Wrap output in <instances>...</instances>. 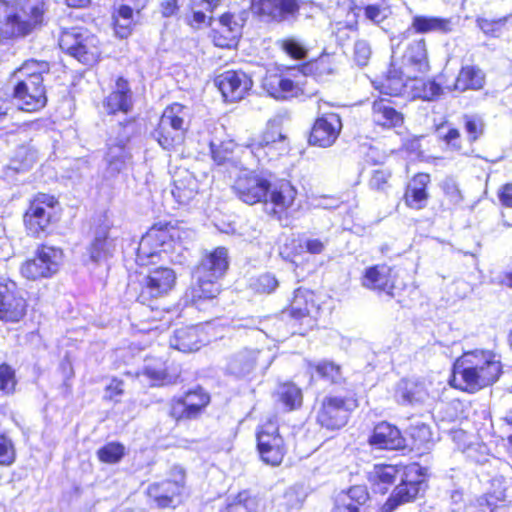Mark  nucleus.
Segmentation results:
<instances>
[{"label": "nucleus", "mask_w": 512, "mask_h": 512, "mask_svg": "<svg viewBox=\"0 0 512 512\" xmlns=\"http://www.w3.org/2000/svg\"><path fill=\"white\" fill-rule=\"evenodd\" d=\"M133 106L132 92L128 81L119 77L114 90L105 98L104 107L109 114L128 113Z\"/></svg>", "instance_id": "obj_24"}, {"label": "nucleus", "mask_w": 512, "mask_h": 512, "mask_svg": "<svg viewBox=\"0 0 512 512\" xmlns=\"http://www.w3.org/2000/svg\"><path fill=\"white\" fill-rule=\"evenodd\" d=\"M277 430L273 423H267L257 433L260 456L265 463L272 466L279 465L285 454L284 442Z\"/></svg>", "instance_id": "obj_15"}, {"label": "nucleus", "mask_w": 512, "mask_h": 512, "mask_svg": "<svg viewBox=\"0 0 512 512\" xmlns=\"http://www.w3.org/2000/svg\"><path fill=\"white\" fill-rule=\"evenodd\" d=\"M422 77L423 76H418L417 78L408 79L411 81L408 97L428 101L438 99L443 93L441 86L435 81H425Z\"/></svg>", "instance_id": "obj_36"}, {"label": "nucleus", "mask_w": 512, "mask_h": 512, "mask_svg": "<svg viewBox=\"0 0 512 512\" xmlns=\"http://www.w3.org/2000/svg\"><path fill=\"white\" fill-rule=\"evenodd\" d=\"M396 277L393 269L386 264H378L365 269L361 277V285L371 291L389 298L394 297Z\"/></svg>", "instance_id": "obj_17"}, {"label": "nucleus", "mask_w": 512, "mask_h": 512, "mask_svg": "<svg viewBox=\"0 0 512 512\" xmlns=\"http://www.w3.org/2000/svg\"><path fill=\"white\" fill-rule=\"evenodd\" d=\"M410 83L411 81L405 78L401 73V68L397 70L394 67H391L387 72V75L381 81L377 82L375 87L384 95H406L408 97Z\"/></svg>", "instance_id": "obj_30"}, {"label": "nucleus", "mask_w": 512, "mask_h": 512, "mask_svg": "<svg viewBox=\"0 0 512 512\" xmlns=\"http://www.w3.org/2000/svg\"><path fill=\"white\" fill-rule=\"evenodd\" d=\"M226 12V49L236 48L242 35V28L247 20V5L241 9L235 8L232 3Z\"/></svg>", "instance_id": "obj_27"}, {"label": "nucleus", "mask_w": 512, "mask_h": 512, "mask_svg": "<svg viewBox=\"0 0 512 512\" xmlns=\"http://www.w3.org/2000/svg\"><path fill=\"white\" fill-rule=\"evenodd\" d=\"M309 367L313 368L319 377L331 383H339L342 379L340 366L332 361L322 360L310 363Z\"/></svg>", "instance_id": "obj_47"}, {"label": "nucleus", "mask_w": 512, "mask_h": 512, "mask_svg": "<svg viewBox=\"0 0 512 512\" xmlns=\"http://www.w3.org/2000/svg\"><path fill=\"white\" fill-rule=\"evenodd\" d=\"M502 373L500 357L490 350L463 353L454 363L451 384L467 392H476L496 382Z\"/></svg>", "instance_id": "obj_1"}, {"label": "nucleus", "mask_w": 512, "mask_h": 512, "mask_svg": "<svg viewBox=\"0 0 512 512\" xmlns=\"http://www.w3.org/2000/svg\"><path fill=\"white\" fill-rule=\"evenodd\" d=\"M186 117V108L179 103L164 110L155 131V137L164 149L171 150L182 145L188 130Z\"/></svg>", "instance_id": "obj_7"}, {"label": "nucleus", "mask_w": 512, "mask_h": 512, "mask_svg": "<svg viewBox=\"0 0 512 512\" xmlns=\"http://www.w3.org/2000/svg\"><path fill=\"white\" fill-rule=\"evenodd\" d=\"M124 446L119 443H108L105 446L101 447L97 451V455L100 461L104 463H117L124 456Z\"/></svg>", "instance_id": "obj_52"}, {"label": "nucleus", "mask_w": 512, "mask_h": 512, "mask_svg": "<svg viewBox=\"0 0 512 512\" xmlns=\"http://www.w3.org/2000/svg\"><path fill=\"white\" fill-rule=\"evenodd\" d=\"M167 238L166 230L152 227L139 242L136 262L139 265H147L150 258H154L159 254Z\"/></svg>", "instance_id": "obj_23"}, {"label": "nucleus", "mask_w": 512, "mask_h": 512, "mask_svg": "<svg viewBox=\"0 0 512 512\" xmlns=\"http://www.w3.org/2000/svg\"><path fill=\"white\" fill-rule=\"evenodd\" d=\"M401 73L405 78L424 76L430 70L426 43L423 39L411 43L402 57Z\"/></svg>", "instance_id": "obj_18"}, {"label": "nucleus", "mask_w": 512, "mask_h": 512, "mask_svg": "<svg viewBox=\"0 0 512 512\" xmlns=\"http://www.w3.org/2000/svg\"><path fill=\"white\" fill-rule=\"evenodd\" d=\"M506 22V18H501L498 20H488L484 18L477 19V25L478 27L487 35L496 36L499 31L500 27L504 25Z\"/></svg>", "instance_id": "obj_62"}, {"label": "nucleus", "mask_w": 512, "mask_h": 512, "mask_svg": "<svg viewBox=\"0 0 512 512\" xmlns=\"http://www.w3.org/2000/svg\"><path fill=\"white\" fill-rule=\"evenodd\" d=\"M251 78L243 71H226V103L242 100L252 87Z\"/></svg>", "instance_id": "obj_31"}, {"label": "nucleus", "mask_w": 512, "mask_h": 512, "mask_svg": "<svg viewBox=\"0 0 512 512\" xmlns=\"http://www.w3.org/2000/svg\"><path fill=\"white\" fill-rule=\"evenodd\" d=\"M232 497V501L227 503L228 512H260L262 500L252 495L250 491L243 490Z\"/></svg>", "instance_id": "obj_40"}, {"label": "nucleus", "mask_w": 512, "mask_h": 512, "mask_svg": "<svg viewBox=\"0 0 512 512\" xmlns=\"http://www.w3.org/2000/svg\"><path fill=\"white\" fill-rule=\"evenodd\" d=\"M53 196L48 194H38L31 202L29 210L25 214V223L33 234H39L46 230L50 223V210L56 204Z\"/></svg>", "instance_id": "obj_19"}, {"label": "nucleus", "mask_w": 512, "mask_h": 512, "mask_svg": "<svg viewBox=\"0 0 512 512\" xmlns=\"http://www.w3.org/2000/svg\"><path fill=\"white\" fill-rule=\"evenodd\" d=\"M485 84V74L483 71L473 65H467L461 68L452 87L447 86L449 91L464 92L466 90H479Z\"/></svg>", "instance_id": "obj_32"}, {"label": "nucleus", "mask_w": 512, "mask_h": 512, "mask_svg": "<svg viewBox=\"0 0 512 512\" xmlns=\"http://www.w3.org/2000/svg\"><path fill=\"white\" fill-rule=\"evenodd\" d=\"M16 451L11 438L0 433V465L10 466L15 462Z\"/></svg>", "instance_id": "obj_53"}, {"label": "nucleus", "mask_w": 512, "mask_h": 512, "mask_svg": "<svg viewBox=\"0 0 512 512\" xmlns=\"http://www.w3.org/2000/svg\"><path fill=\"white\" fill-rule=\"evenodd\" d=\"M176 283L175 272L167 267L155 268L144 276L141 281V291L138 300L146 304L151 299H156L167 295Z\"/></svg>", "instance_id": "obj_13"}, {"label": "nucleus", "mask_w": 512, "mask_h": 512, "mask_svg": "<svg viewBox=\"0 0 512 512\" xmlns=\"http://www.w3.org/2000/svg\"><path fill=\"white\" fill-rule=\"evenodd\" d=\"M277 286V279L269 273L259 276L253 283L254 289L261 293H271Z\"/></svg>", "instance_id": "obj_58"}, {"label": "nucleus", "mask_w": 512, "mask_h": 512, "mask_svg": "<svg viewBox=\"0 0 512 512\" xmlns=\"http://www.w3.org/2000/svg\"><path fill=\"white\" fill-rule=\"evenodd\" d=\"M249 8L262 22L281 23L295 20L300 7L297 0H250Z\"/></svg>", "instance_id": "obj_10"}, {"label": "nucleus", "mask_w": 512, "mask_h": 512, "mask_svg": "<svg viewBox=\"0 0 512 512\" xmlns=\"http://www.w3.org/2000/svg\"><path fill=\"white\" fill-rule=\"evenodd\" d=\"M59 46L85 65L95 64L101 55L98 37L84 27L64 29L59 37Z\"/></svg>", "instance_id": "obj_5"}, {"label": "nucleus", "mask_w": 512, "mask_h": 512, "mask_svg": "<svg viewBox=\"0 0 512 512\" xmlns=\"http://www.w3.org/2000/svg\"><path fill=\"white\" fill-rule=\"evenodd\" d=\"M49 70L48 62L29 60L14 72L13 97L21 110L35 111L46 105L43 75L48 74Z\"/></svg>", "instance_id": "obj_2"}, {"label": "nucleus", "mask_w": 512, "mask_h": 512, "mask_svg": "<svg viewBox=\"0 0 512 512\" xmlns=\"http://www.w3.org/2000/svg\"><path fill=\"white\" fill-rule=\"evenodd\" d=\"M258 351H243L229 362V371L238 377L249 374L257 359Z\"/></svg>", "instance_id": "obj_43"}, {"label": "nucleus", "mask_w": 512, "mask_h": 512, "mask_svg": "<svg viewBox=\"0 0 512 512\" xmlns=\"http://www.w3.org/2000/svg\"><path fill=\"white\" fill-rule=\"evenodd\" d=\"M279 47L291 58L303 60L307 56V47L304 42L296 37H286L278 42Z\"/></svg>", "instance_id": "obj_49"}, {"label": "nucleus", "mask_w": 512, "mask_h": 512, "mask_svg": "<svg viewBox=\"0 0 512 512\" xmlns=\"http://www.w3.org/2000/svg\"><path fill=\"white\" fill-rule=\"evenodd\" d=\"M182 485L178 481L166 480L161 483H153L148 487V495L161 508L174 505L175 499L180 495Z\"/></svg>", "instance_id": "obj_33"}, {"label": "nucleus", "mask_w": 512, "mask_h": 512, "mask_svg": "<svg viewBox=\"0 0 512 512\" xmlns=\"http://www.w3.org/2000/svg\"><path fill=\"white\" fill-rule=\"evenodd\" d=\"M400 474L398 467L393 465H375L369 472V481L376 492L385 493L387 487L393 484Z\"/></svg>", "instance_id": "obj_37"}, {"label": "nucleus", "mask_w": 512, "mask_h": 512, "mask_svg": "<svg viewBox=\"0 0 512 512\" xmlns=\"http://www.w3.org/2000/svg\"><path fill=\"white\" fill-rule=\"evenodd\" d=\"M314 307L313 293L303 289H297L291 302V315L300 319L310 314Z\"/></svg>", "instance_id": "obj_44"}, {"label": "nucleus", "mask_w": 512, "mask_h": 512, "mask_svg": "<svg viewBox=\"0 0 512 512\" xmlns=\"http://www.w3.org/2000/svg\"><path fill=\"white\" fill-rule=\"evenodd\" d=\"M16 377L15 371L6 363L0 365V391L6 395L15 391Z\"/></svg>", "instance_id": "obj_54"}, {"label": "nucleus", "mask_w": 512, "mask_h": 512, "mask_svg": "<svg viewBox=\"0 0 512 512\" xmlns=\"http://www.w3.org/2000/svg\"><path fill=\"white\" fill-rule=\"evenodd\" d=\"M429 183L430 175L427 173H418L411 179L404 196L407 206L420 210L427 205Z\"/></svg>", "instance_id": "obj_26"}, {"label": "nucleus", "mask_w": 512, "mask_h": 512, "mask_svg": "<svg viewBox=\"0 0 512 512\" xmlns=\"http://www.w3.org/2000/svg\"><path fill=\"white\" fill-rule=\"evenodd\" d=\"M503 498V493L498 496L490 493L477 497L465 496L462 490L455 489L450 493V512H491Z\"/></svg>", "instance_id": "obj_16"}, {"label": "nucleus", "mask_w": 512, "mask_h": 512, "mask_svg": "<svg viewBox=\"0 0 512 512\" xmlns=\"http://www.w3.org/2000/svg\"><path fill=\"white\" fill-rule=\"evenodd\" d=\"M278 401L286 410H294L302 404V392L292 383L279 385L277 390Z\"/></svg>", "instance_id": "obj_45"}, {"label": "nucleus", "mask_w": 512, "mask_h": 512, "mask_svg": "<svg viewBox=\"0 0 512 512\" xmlns=\"http://www.w3.org/2000/svg\"><path fill=\"white\" fill-rule=\"evenodd\" d=\"M390 178V173L386 170H375L369 180V186L373 190L377 191H385L388 187V180Z\"/></svg>", "instance_id": "obj_61"}, {"label": "nucleus", "mask_w": 512, "mask_h": 512, "mask_svg": "<svg viewBox=\"0 0 512 512\" xmlns=\"http://www.w3.org/2000/svg\"><path fill=\"white\" fill-rule=\"evenodd\" d=\"M399 470L401 482L409 486H416L418 492H420L424 483V469L418 463H411Z\"/></svg>", "instance_id": "obj_48"}, {"label": "nucleus", "mask_w": 512, "mask_h": 512, "mask_svg": "<svg viewBox=\"0 0 512 512\" xmlns=\"http://www.w3.org/2000/svg\"><path fill=\"white\" fill-rule=\"evenodd\" d=\"M116 247V238L109 234L106 227H101L96 230L94 239L92 240L88 252L90 259L98 262L111 256Z\"/></svg>", "instance_id": "obj_35"}, {"label": "nucleus", "mask_w": 512, "mask_h": 512, "mask_svg": "<svg viewBox=\"0 0 512 512\" xmlns=\"http://www.w3.org/2000/svg\"><path fill=\"white\" fill-rule=\"evenodd\" d=\"M369 443L379 449L395 450L403 447L399 429L387 422L377 424L369 438Z\"/></svg>", "instance_id": "obj_25"}, {"label": "nucleus", "mask_w": 512, "mask_h": 512, "mask_svg": "<svg viewBox=\"0 0 512 512\" xmlns=\"http://www.w3.org/2000/svg\"><path fill=\"white\" fill-rule=\"evenodd\" d=\"M171 193L179 204H188L198 193V182L192 175L186 173L174 181Z\"/></svg>", "instance_id": "obj_39"}, {"label": "nucleus", "mask_w": 512, "mask_h": 512, "mask_svg": "<svg viewBox=\"0 0 512 512\" xmlns=\"http://www.w3.org/2000/svg\"><path fill=\"white\" fill-rule=\"evenodd\" d=\"M307 68L314 74L316 78L322 80L336 72L337 63L334 56L322 55L315 61L311 62Z\"/></svg>", "instance_id": "obj_46"}, {"label": "nucleus", "mask_w": 512, "mask_h": 512, "mask_svg": "<svg viewBox=\"0 0 512 512\" xmlns=\"http://www.w3.org/2000/svg\"><path fill=\"white\" fill-rule=\"evenodd\" d=\"M142 375L150 380L152 386L172 383V378L167 373L166 364L161 359L148 361L143 367Z\"/></svg>", "instance_id": "obj_42"}, {"label": "nucleus", "mask_w": 512, "mask_h": 512, "mask_svg": "<svg viewBox=\"0 0 512 512\" xmlns=\"http://www.w3.org/2000/svg\"><path fill=\"white\" fill-rule=\"evenodd\" d=\"M355 407V400L327 396L317 413V422L328 430L340 429L347 424L350 412Z\"/></svg>", "instance_id": "obj_11"}, {"label": "nucleus", "mask_w": 512, "mask_h": 512, "mask_svg": "<svg viewBox=\"0 0 512 512\" xmlns=\"http://www.w3.org/2000/svg\"><path fill=\"white\" fill-rule=\"evenodd\" d=\"M441 187L451 203L459 204L462 201L463 197L461 191L453 178H446L442 182Z\"/></svg>", "instance_id": "obj_59"}, {"label": "nucleus", "mask_w": 512, "mask_h": 512, "mask_svg": "<svg viewBox=\"0 0 512 512\" xmlns=\"http://www.w3.org/2000/svg\"><path fill=\"white\" fill-rule=\"evenodd\" d=\"M341 129L342 122L338 114H324L314 123L310 134V143L319 147H330L337 140Z\"/></svg>", "instance_id": "obj_20"}, {"label": "nucleus", "mask_w": 512, "mask_h": 512, "mask_svg": "<svg viewBox=\"0 0 512 512\" xmlns=\"http://www.w3.org/2000/svg\"><path fill=\"white\" fill-rule=\"evenodd\" d=\"M206 341L203 329L197 325H190L175 329L169 339V345L180 352L192 353L200 350Z\"/></svg>", "instance_id": "obj_21"}, {"label": "nucleus", "mask_w": 512, "mask_h": 512, "mask_svg": "<svg viewBox=\"0 0 512 512\" xmlns=\"http://www.w3.org/2000/svg\"><path fill=\"white\" fill-rule=\"evenodd\" d=\"M183 397L184 400L189 399V401L195 404V408H193L192 411L194 418H196L201 413L202 409L205 408L210 402L209 395L202 388L189 391Z\"/></svg>", "instance_id": "obj_55"}, {"label": "nucleus", "mask_w": 512, "mask_h": 512, "mask_svg": "<svg viewBox=\"0 0 512 512\" xmlns=\"http://www.w3.org/2000/svg\"><path fill=\"white\" fill-rule=\"evenodd\" d=\"M62 251L55 247L42 246L35 258L21 266V274L28 280L47 278L55 274L62 261Z\"/></svg>", "instance_id": "obj_12"}, {"label": "nucleus", "mask_w": 512, "mask_h": 512, "mask_svg": "<svg viewBox=\"0 0 512 512\" xmlns=\"http://www.w3.org/2000/svg\"><path fill=\"white\" fill-rule=\"evenodd\" d=\"M395 398L403 405L421 404L427 400L428 391L423 382L403 379L396 386Z\"/></svg>", "instance_id": "obj_28"}, {"label": "nucleus", "mask_w": 512, "mask_h": 512, "mask_svg": "<svg viewBox=\"0 0 512 512\" xmlns=\"http://www.w3.org/2000/svg\"><path fill=\"white\" fill-rule=\"evenodd\" d=\"M272 181L262 173L240 169L232 189L247 204L264 203Z\"/></svg>", "instance_id": "obj_9"}, {"label": "nucleus", "mask_w": 512, "mask_h": 512, "mask_svg": "<svg viewBox=\"0 0 512 512\" xmlns=\"http://www.w3.org/2000/svg\"><path fill=\"white\" fill-rule=\"evenodd\" d=\"M27 302L18 291L17 284L9 279L0 281V320L17 323L26 315Z\"/></svg>", "instance_id": "obj_14"}, {"label": "nucleus", "mask_w": 512, "mask_h": 512, "mask_svg": "<svg viewBox=\"0 0 512 512\" xmlns=\"http://www.w3.org/2000/svg\"><path fill=\"white\" fill-rule=\"evenodd\" d=\"M44 4L32 6L29 13L21 11L15 1L0 0V39L25 37L43 23Z\"/></svg>", "instance_id": "obj_4"}, {"label": "nucleus", "mask_w": 512, "mask_h": 512, "mask_svg": "<svg viewBox=\"0 0 512 512\" xmlns=\"http://www.w3.org/2000/svg\"><path fill=\"white\" fill-rule=\"evenodd\" d=\"M389 13V9L382 5H367L364 9L366 19L374 24H379L384 21Z\"/></svg>", "instance_id": "obj_56"}, {"label": "nucleus", "mask_w": 512, "mask_h": 512, "mask_svg": "<svg viewBox=\"0 0 512 512\" xmlns=\"http://www.w3.org/2000/svg\"><path fill=\"white\" fill-rule=\"evenodd\" d=\"M114 18V27L115 32L120 38H126L128 35H130L132 31V26L134 21L128 20V19H122L117 16H113Z\"/></svg>", "instance_id": "obj_64"}, {"label": "nucleus", "mask_w": 512, "mask_h": 512, "mask_svg": "<svg viewBox=\"0 0 512 512\" xmlns=\"http://www.w3.org/2000/svg\"><path fill=\"white\" fill-rule=\"evenodd\" d=\"M465 130L470 142L476 141L483 133L484 124L480 118L466 117Z\"/></svg>", "instance_id": "obj_60"}, {"label": "nucleus", "mask_w": 512, "mask_h": 512, "mask_svg": "<svg viewBox=\"0 0 512 512\" xmlns=\"http://www.w3.org/2000/svg\"><path fill=\"white\" fill-rule=\"evenodd\" d=\"M418 493L419 492L416 486H409L400 481V483L396 486L391 496L383 505V512H392L399 505L414 500Z\"/></svg>", "instance_id": "obj_41"}, {"label": "nucleus", "mask_w": 512, "mask_h": 512, "mask_svg": "<svg viewBox=\"0 0 512 512\" xmlns=\"http://www.w3.org/2000/svg\"><path fill=\"white\" fill-rule=\"evenodd\" d=\"M412 28L421 34L448 33L452 30L450 19L433 16H415L412 20Z\"/></svg>", "instance_id": "obj_38"}, {"label": "nucleus", "mask_w": 512, "mask_h": 512, "mask_svg": "<svg viewBox=\"0 0 512 512\" xmlns=\"http://www.w3.org/2000/svg\"><path fill=\"white\" fill-rule=\"evenodd\" d=\"M371 56L370 44L365 40H358L354 45V60L359 66L367 65Z\"/></svg>", "instance_id": "obj_57"}, {"label": "nucleus", "mask_w": 512, "mask_h": 512, "mask_svg": "<svg viewBox=\"0 0 512 512\" xmlns=\"http://www.w3.org/2000/svg\"><path fill=\"white\" fill-rule=\"evenodd\" d=\"M371 116L373 123L383 128H395L403 123V115L385 98L373 102Z\"/></svg>", "instance_id": "obj_29"}, {"label": "nucleus", "mask_w": 512, "mask_h": 512, "mask_svg": "<svg viewBox=\"0 0 512 512\" xmlns=\"http://www.w3.org/2000/svg\"><path fill=\"white\" fill-rule=\"evenodd\" d=\"M411 436L415 441V445H418V448H420L423 444L430 442V428L425 424L415 426L412 430Z\"/></svg>", "instance_id": "obj_63"}, {"label": "nucleus", "mask_w": 512, "mask_h": 512, "mask_svg": "<svg viewBox=\"0 0 512 512\" xmlns=\"http://www.w3.org/2000/svg\"><path fill=\"white\" fill-rule=\"evenodd\" d=\"M224 274V248L217 247L204 254L201 262L195 269L201 294L199 297L212 299L221 293L219 280Z\"/></svg>", "instance_id": "obj_8"}, {"label": "nucleus", "mask_w": 512, "mask_h": 512, "mask_svg": "<svg viewBox=\"0 0 512 512\" xmlns=\"http://www.w3.org/2000/svg\"><path fill=\"white\" fill-rule=\"evenodd\" d=\"M285 136L275 121L267 124L265 131L246 145H239L234 140H226V163L241 162L242 158L254 156L258 162L269 161L285 150Z\"/></svg>", "instance_id": "obj_3"}, {"label": "nucleus", "mask_w": 512, "mask_h": 512, "mask_svg": "<svg viewBox=\"0 0 512 512\" xmlns=\"http://www.w3.org/2000/svg\"><path fill=\"white\" fill-rule=\"evenodd\" d=\"M263 89L275 99H287L296 94L295 83L280 74L268 73L263 79Z\"/></svg>", "instance_id": "obj_34"}, {"label": "nucleus", "mask_w": 512, "mask_h": 512, "mask_svg": "<svg viewBox=\"0 0 512 512\" xmlns=\"http://www.w3.org/2000/svg\"><path fill=\"white\" fill-rule=\"evenodd\" d=\"M297 188L286 179L272 181L263 203L267 215L286 222L299 208Z\"/></svg>", "instance_id": "obj_6"}, {"label": "nucleus", "mask_w": 512, "mask_h": 512, "mask_svg": "<svg viewBox=\"0 0 512 512\" xmlns=\"http://www.w3.org/2000/svg\"><path fill=\"white\" fill-rule=\"evenodd\" d=\"M126 140H121L119 143H109L105 155L106 167L103 172V178L111 180L126 171L130 160L131 154L126 148Z\"/></svg>", "instance_id": "obj_22"}, {"label": "nucleus", "mask_w": 512, "mask_h": 512, "mask_svg": "<svg viewBox=\"0 0 512 512\" xmlns=\"http://www.w3.org/2000/svg\"><path fill=\"white\" fill-rule=\"evenodd\" d=\"M368 498L369 494L367 489L364 486L357 485L351 487L339 498V501L344 504H350L349 506H354L358 511H360V507L367 502Z\"/></svg>", "instance_id": "obj_51"}, {"label": "nucleus", "mask_w": 512, "mask_h": 512, "mask_svg": "<svg viewBox=\"0 0 512 512\" xmlns=\"http://www.w3.org/2000/svg\"><path fill=\"white\" fill-rule=\"evenodd\" d=\"M195 404L191 401L184 400V397L173 399L170 403L169 415L176 421L194 419L192 415Z\"/></svg>", "instance_id": "obj_50"}]
</instances>
